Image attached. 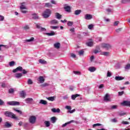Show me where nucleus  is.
Here are the masks:
<instances>
[{"mask_svg":"<svg viewBox=\"0 0 130 130\" xmlns=\"http://www.w3.org/2000/svg\"><path fill=\"white\" fill-rule=\"evenodd\" d=\"M5 20V17L3 16L0 15V21H4Z\"/></svg>","mask_w":130,"mask_h":130,"instance_id":"58","label":"nucleus"},{"mask_svg":"<svg viewBox=\"0 0 130 130\" xmlns=\"http://www.w3.org/2000/svg\"><path fill=\"white\" fill-rule=\"evenodd\" d=\"M88 71H89V72L91 73H94V72L96 71V68L94 67H91L89 68Z\"/></svg>","mask_w":130,"mask_h":130,"instance_id":"18","label":"nucleus"},{"mask_svg":"<svg viewBox=\"0 0 130 130\" xmlns=\"http://www.w3.org/2000/svg\"><path fill=\"white\" fill-rule=\"evenodd\" d=\"M47 86H49V84H48V83H43L41 85L42 87H47Z\"/></svg>","mask_w":130,"mask_h":130,"instance_id":"51","label":"nucleus"},{"mask_svg":"<svg viewBox=\"0 0 130 130\" xmlns=\"http://www.w3.org/2000/svg\"><path fill=\"white\" fill-rule=\"evenodd\" d=\"M93 27H94V25H93V24H90L88 26V29H89V30H91Z\"/></svg>","mask_w":130,"mask_h":130,"instance_id":"53","label":"nucleus"},{"mask_svg":"<svg viewBox=\"0 0 130 130\" xmlns=\"http://www.w3.org/2000/svg\"><path fill=\"white\" fill-rule=\"evenodd\" d=\"M117 108V106L116 105H113L111 106V109H116Z\"/></svg>","mask_w":130,"mask_h":130,"instance_id":"57","label":"nucleus"},{"mask_svg":"<svg viewBox=\"0 0 130 130\" xmlns=\"http://www.w3.org/2000/svg\"><path fill=\"white\" fill-rule=\"evenodd\" d=\"M71 57H72L73 58H76V54H74V53H71Z\"/></svg>","mask_w":130,"mask_h":130,"instance_id":"56","label":"nucleus"},{"mask_svg":"<svg viewBox=\"0 0 130 130\" xmlns=\"http://www.w3.org/2000/svg\"><path fill=\"white\" fill-rule=\"evenodd\" d=\"M52 112H54V113H59L60 112V109L59 108L56 109L55 108L52 109Z\"/></svg>","mask_w":130,"mask_h":130,"instance_id":"17","label":"nucleus"},{"mask_svg":"<svg viewBox=\"0 0 130 130\" xmlns=\"http://www.w3.org/2000/svg\"><path fill=\"white\" fill-rule=\"evenodd\" d=\"M102 55H105L106 56H108V55H109V52H103L102 53Z\"/></svg>","mask_w":130,"mask_h":130,"instance_id":"39","label":"nucleus"},{"mask_svg":"<svg viewBox=\"0 0 130 130\" xmlns=\"http://www.w3.org/2000/svg\"><path fill=\"white\" fill-rule=\"evenodd\" d=\"M86 45L87 46H89V47L93 46V42L89 41V42L86 43Z\"/></svg>","mask_w":130,"mask_h":130,"instance_id":"31","label":"nucleus"},{"mask_svg":"<svg viewBox=\"0 0 130 130\" xmlns=\"http://www.w3.org/2000/svg\"><path fill=\"white\" fill-rule=\"evenodd\" d=\"M50 28L53 30H56V29H58V26H51Z\"/></svg>","mask_w":130,"mask_h":130,"instance_id":"42","label":"nucleus"},{"mask_svg":"<svg viewBox=\"0 0 130 130\" xmlns=\"http://www.w3.org/2000/svg\"><path fill=\"white\" fill-rule=\"evenodd\" d=\"M25 101L26 104H32L33 103V99L28 98L26 99Z\"/></svg>","mask_w":130,"mask_h":130,"instance_id":"8","label":"nucleus"},{"mask_svg":"<svg viewBox=\"0 0 130 130\" xmlns=\"http://www.w3.org/2000/svg\"><path fill=\"white\" fill-rule=\"evenodd\" d=\"M102 47L106 48V49H109V48H111V45L109 44L103 43L102 44Z\"/></svg>","mask_w":130,"mask_h":130,"instance_id":"7","label":"nucleus"},{"mask_svg":"<svg viewBox=\"0 0 130 130\" xmlns=\"http://www.w3.org/2000/svg\"><path fill=\"white\" fill-rule=\"evenodd\" d=\"M79 96H80V94H72L71 96V99H72V100H76V98H77V97H79Z\"/></svg>","mask_w":130,"mask_h":130,"instance_id":"20","label":"nucleus"},{"mask_svg":"<svg viewBox=\"0 0 130 130\" xmlns=\"http://www.w3.org/2000/svg\"><path fill=\"white\" fill-rule=\"evenodd\" d=\"M32 19L37 20V19H39V17H38V15H37V14H32Z\"/></svg>","mask_w":130,"mask_h":130,"instance_id":"34","label":"nucleus"},{"mask_svg":"<svg viewBox=\"0 0 130 130\" xmlns=\"http://www.w3.org/2000/svg\"><path fill=\"white\" fill-rule=\"evenodd\" d=\"M108 97H109V94H108V93H107L104 96V101H106V102H108L110 101V100H109V98H108Z\"/></svg>","mask_w":130,"mask_h":130,"instance_id":"15","label":"nucleus"},{"mask_svg":"<svg viewBox=\"0 0 130 130\" xmlns=\"http://www.w3.org/2000/svg\"><path fill=\"white\" fill-rule=\"evenodd\" d=\"M4 115L5 116H7V117H10V118H13V119H18V117L16 116V115H15L13 112H10V111H5L4 112Z\"/></svg>","mask_w":130,"mask_h":130,"instance_id":"1","label":"nucleus"},{"mask_svg":"<svg viewBox=\"0 0 130 130\" xmlns=\"http://www.w3.org/2000/svg\"><path fill=\"white\" fill-rule=\"evenodd\" d=\"M70 32L74 33L75 32V28H72L70 29Z\"/></svg>","mask_w":130,"mask_h":130,"instance_id":"62","label":"nucleus"},{"mask_svg":"<svg viewBox=\"0 0 130 130\" xmlns=\"http://www.w3.org/2000/svg\"><path fill=\"white\" fill-rule=\"evenodd\" d=\"M111 122L116 123L117 122V119H116V118L111 119Z\"/></svg>","mask_w":130,"mask_h":130,"instance_id":"40","label":"nucleus"},{"mask_svg":"<svg viewBox=\"0 0 130 130\" xmlns=\"http://www.w3.org/2000/svg\"><path fill=\"white\" fill-rule=\"evenodd\" d=\"M55 17H56V19H58V20H60V19H61L62 16L59 13H55Z\"/></svg>","mask_w":130,"mask_h":130,"instance_id":"23","label":"nucleus"},{"mask_svg":"<svg viewBox=\"0 0 130 130\" xmlns=\"http://www.w3.org/2000/svg\"><path fill=\"white\" fill-rule=\"evenodd\" d=\"M54 47L55 48H56L57 49H58L60 47V43H56L54 44Z\"/></svg>","mask_w":130,"mask_h":130,"instance_id":"24","label":"nucleus"},{"mask_svg":"<svg viewBox=\"0 0 130 130\" xmlns=\"http://www.w3.org/2000/svg\"><path fill=\"white\" fill-rule=\"evenodd\" d=\"M14 92H15L14 88H10L9 89L8 92L9 94H13V93H14Z\"/></svg>","mask_w":130,"mask_h":130,"instance_id":"37","label":"nucleus"},{"mask_svg":"<svg viewBox=\"0 0 130 130\" xmlns=\"http://www.w3.org/2000/svg\"><path fill=\"white\" fill-rule=\"evenodd\" d=\"M122 124H129V122L128 121H122L121 122Z\"/></svg>","mask_w":130,"mask_h":130,"instance_id":"47","label":"nucleus"},{"mask_svg":"<svg viewBox=\"0 0 130 130\" xmlns=\"http://www.w3.org/2000/svg\"><path fill=\"white\" fill-rule=\"evenodd\" d=\"M38 81L39 82L40 84H43V83H44L45 79H44L43 76H40L38 79Z\"/></svg>","mask_w":130,"mask_h":130,"instance_id":"9","label":"nucleus"},{"mask_svg":"<svg viewBox=\"0 0 130 130\" xmlns=\"http://www.w3.org/2000/svg\"><path fill=\"white\" fill-rule=\"evenodd\" d=\"M39 62H40V63H42V64H46V63H47V62H46V61L42 59H39Z\"/></svg>","mask_w":130,"mask_h":130,"instance_id":"26","label":"nucleus"},{"mask_svg":"<svg viewBox=\"0 0 130 130\" xmlns=\"http://www.w3.org/2000/svg\"><path fill=\"white\" fill-rule=\"evenodd\" d=\"M20 95L22 98H25V96H26V93H25V91H21L20 93Z\"/></svg>","mask_w":130,"mask_h":130,"instance_id":"28","label":"nucleus"},{"mask_svg":"<svg viewBox=\"0 0 130 130\" xmlns=\"http://www.w3.org/2000/svg\"><path fill=\"white\" fill-rule=\"evenodd\" d=\"M50 23L52 25H55V24H58V21L57 20H56V19H54V20H52L50 21Z\"/></svg>","mask_w":130,"mask_h":130,"instance_id":"25","label":"nucleus"},{"mask_svg":"<svg viewBox=\"0 0 130 130\" xmlns=\"http://www.w3.org/2000/svg\"><path fill=\"white\" fill-rule=\"evenodd\" d=\"M94 56H91L90 59V61H93V60L94 59Z\"/></svg>","mask_w":130,"mask_h":130,"instance_id":"64","label":"nucleus"},{"mask_svg":"<svg viewBox=\"0 0 130 130\" xmlns=\"http://www.w3.org/2000/svg\"><path fill=\"white\" fill-rule=\"evenodd\" d=\"M27 84L28 85H32V84H33V81L31 79H29L27 81Z\"/></svg>","mask_w":130,"mask_h":130,"instance_id":"38","label":"nucleus"},{"mask_svg":"<svg viewBox=\"0 0 130 130\" xmlns=\"http://www.w3.org/2000/svg\"><path fill=\"white\" fill-rule=\"evenodd\" d=\"M13 73H17V72H22L23 75H26L28 73V71H26L25 69H23V67L19 66L16 68L15 69H14L12 71Z\"/></svg>","mask_w":130,"mask_h":130,"instance_id":"2","label":"nucleus"},{"mask_svg":"<svg viewBox=\"0 0 130 130\" xmlns=\"http://www.w3.org/2000/svg\"><path fill=\"white\" fill-rule=\"evenodd\" d=\"M111 76V73H110L109 71H108L107 72V77H110Z\"/></svg>","mask_w":130,"mask_h":130,"instance_id":"63","label":"nucleus"},{"mask_svg":"<svg viewBox=\"0 0 130 130\" xmlns=\"http://www.w3.org/2000/svg\"><path fill=\"white\" fill-rule=\"evenodd\" d=\"M66 109H68V110H71V109H72V107H71V106H66Z\"/></svg>","mask_w":130,"mask_h":130,"instance_id":"60","label":"nucleus"},{"mask_svg":"<svg viewBox=\"0 0 130 130\" xmlns=\"http://www.w3.org/2000/svg\"><path fill=\"white\" fill-rule=\"evenodd\" d=\"M93 18V16L91 14H86L85 15L84 18L85 20H91Z\"/></svg>","mask_w":130,"mask_h":130,"instance_id":"12","label":"nucleus"},{"mask_svg":"<svg viewBox=\"0 0 130 130\" xmlns=\"http://www.w3.org/2000/svg\"><path fill=\"white\" fill-rule=\"evenodd\" d=\"M50 120L52 123H55V122H56V117H51Z\"/></svg>","mask_w":130,"mask_h":130,"instance_id":"27","label":"nucleus"},{"mask_svg":"<svg viewBox=\"0 0 130 130\" xmlns=\"http://www.w3.org/2000/svg\"><path fill=\"white\" fill-rule=\"evenodd\" d=\"M45 7H46V8H52V5L49 3H47L45 4Z\"/></svg>","mask_w":130,"mask_h":130,"instance_id":"33","label":"nucleus"},{"mask_svg":"<svg viewBox=\"0 0 130 130\" xmlns=\"http://www.w3.org/2000/svg\"><path fill=\"white\" fill-rule=\"evenodd\" d=\"M119 24V21H115L114 23V26H117Z\"/></svg>","mask_w":130,"mask_h":130,"instance_id":"61","label":"nucleus"},{"mask_svg":"<svg viewBox=\"0 0 130 130\" xmlns=\"http://www.w3.org/2000/svg\"><path fill=\"white\" fill-rule=\"evenodd\" d=\"M73 24H74V22H72V21H68L67 25L68 26H73Z\"/></svg>","mask_w":130,"mask_h":130,"instance_id":"44","label":"nucleus"},{"mask_svg":"<svg viewBox=\"0 0 130 130\" xmlns=\"http://www.w3.org/2000/svg\"><path fill=\"white\" fill-rule=\"evenodd\" d=\"M129 69H130V64L129 63L127 64L126 65V67H125V70H129Z\"/></svg>","mask_w":130,"mask_h":130,"instance_id":"49","label":"nucleus"},{"mask_svg":"<svg viewBox=\"0 0 130 130\" xmlns=\"http://www.w3.org/2000/svg\"><path fill=\"white\" fill-rule=\"evenodd\" d=\"M121 30H122V28H119L116 29V32H117V33H119V32H120Z\"/></svg>","mask_w":130,"mask_h":130,"instance_id":"55","label":"nucleus"},{"mask_svg":"<svg viewBox=\"0 0 130 130\" xmlns=\"http://www.w3.org/2000/svg\"><path fill=\"white\" fill-rule=\"evenodd\" d=\"M118 96H122V95L123 94H124V91H119L118 92Z\"/></svg>","mask_w":130,"mask_h":130,"instance_id":"43","label":"nucleus"},{"mask_svg":"<svg viewBox=\"0 0 130 130\" xmlns=\"http://www.w3.org/2000/svg\"><path fill=\"white\" fill-rule=\"evenodd\" d=\"M55 99V96H51V97H48L46 98V99L49 100V101H54V99Z\"/></svg>","mask_w":130,"mask_h":130,"instance_id":"29","label":"nucleus"},{"mask_svg":"<svg viewBox=\"0 0 130 130\" xmlns=\"http://www.w3.org/2000/svg\"><path fill=\"white\" fill-rule=\"evenodd\" d=\"M96 126H101V127L103 128L104 127V125L98 123L94 124L92 126V127H96Z\"/></svg>","mask_w":130,"mask_h":130,"instance_id":"19","label":"nucleus"},{"mask_svg":"<svg viewBox=\"0 0 130 130\" xmlns=\"http://www.w3.org/2000/svg\"><path fill=\"white\" fill-rule=\"evenodd\" d=\"M82 13V11L81 10H77L75 12V15L78 16V15H80Z\"/></svg>","mask_w":130,"mask_h":130,"instance_id":"30","label":"nucleus"},{"mask_svg":"<svg viewBox=\"0 0 130 130\" xmlns=\"http://www.w3.org/2000/svg\"><path fill=\"white\" fill-rule=\"evenodd\" d=\"M40 25H41V24H40V23H38V24H36V27L38 29H41V26H40Z\"/></svg>","mask_w":130,"mask_h":130,"instance_id":"52","label":"nucleus"},{"mask_svg":"<svg viewBox=\"0 0 130 130\" xmlns=\"http://www.w3.org/2000/svg\"><path fill=\"white\" fill-rule=\"evenodd\" d=\"M44 34L47 36H54V35H55V32L54 31H52L51 32H44Z\"/></svg>","mask_w":130,"mask_h":130,"instance_id":"11","label":"nucleus"},{"mask_svg":"<svg viewBox=\"0 0 130 130\" xmlns=\"http://www.w3.org/2000/svg\"><path fill=\"white\" fill-rule=\"evenodd\" d=\"M29 122L32 124L36 122V117L35 116H31L29 118Z\"/></svg>","mask_w":130,"mask_h":130,"instance_id":"5","label":"nucleus"},{"mask_svg":"<svg viewBox=\"0 0 130 130\" xmlns=\"http://www.w3.org/2000/svg\"><path fill=\"white\" fill-rule=\"evenodd\" d=\"M102 88H104V84H102L99 86V89H102Z\"/></svg>","mask_w":130,"mask_h":130,"instance_id":"59","label":"nucleus"},{"mask_svg":"<svg viewBox=\"0 0 130 130\" xmlns=\"http://www.w3.org/2000/svg\"><path fill=\"white\" fill-rule=\"evenodd\" d=\"M34 38L31 37L30 39L28 40H25L24 41L25 42H32V41H34Z\"/></svg>","mask_w":130,"mask_h":130,"instance_id":"32","label":"nucleus"},{"mask_svg":"<svg viewBox=\"0 0 130 130\" xmlns=\"http://www.w3.org/2000/svg\"><path fill=\"white\" fill-rule=\"evenodd\" d=\"M50 15H51V11H50L49 9H46L43 13V17L45 19H46L49 18V17L50 16Z\"/></svg>","mask_w":130,"mask_h":130,"instance_id":"3","label":"nucleus"},{"mask_svg":"<svg viewBox=\"0 0 130 130\" xmlns=\"http://www.w3.org/2000/svg\"><path fill=\"white\" fill-rule=\"evenodd\" d=\"M40 30L41 32H45V31H46V28L44 27H41Z\"/></svg>","mask_w":130,"mask_h":130,"instance_id":"54","label":"nucleus"},{"mask_svg":"<svg viewBox=\"0 0 130 130\" xmlns=\"http://www.w3.org/2000/svg\"><path fill=\"white\" fill-rule=\"evenodd\" d=\"M72 122H75V123H78L79 122L77 121H75V120H71L70 121H69L67 123H65L64 124H63L62 125V127H64V126H67V125H68V124H70V123H72Z\"/></svg>","mask_w":130,"mask_h":130,"instance_id":"10","label":"nucleus"},{"mask_svg":"<svg viewBox=\"0 0 130 130\" xmlns=\"http://www.w3.org/2000/svg\"><path fill=\"white\" fill-rule=\"evenodd\" d=\"M44 122L46 127L50 126V122H49V121H45Z\"/></svg>","mask_w":130,"mask_h":130,"instance_id":"36","label":"nucleus"},{"mask_svg":"<svg viewBox=\"0 0 130 130\" xmlns=\"http://www.w3.org/2000/svg\"><path fill=\"white\" fill-rule=\"evenodd\" d=\"M4 127L9 128V127H12V124H11V123H10L9 122H6L4 123Z\"/></svg>","mask_w":130,"mask_h":130,"instance_id":"13","label":"nucleus"},{"mask_svg":"<svg viewBox=\"0 0 130 130\" xmlns=\"http://www.w3.org/2000/svg\"><path fill=\"white\" fill-rule=\"evenodd\" d=\"M7 105H11V106H18L20 105V102L17 101L8 102Z\"/></svg>","mask_w":130,"mask_h":130,"instance_id":"4","label":"nucleus"},{"mask_svg":"<svg viewBox=\"0 0 130 130\" xmlns=\"http://www.w3.org/2000/svg\"><path fill=\"white\" fill-rule=\"evenodd\" d=\"M26 7L24 6L23 4H22L20 6V10H26Z\"/></svg>","mask_w":130,"mask_h":130,"instance_id":"46","label":"nucleus"},{"mask_svg":"<svg viewBox=\"0 0 130 130\" xmlns=\"http://www.w3.org/2000/svg\"><path fill=\"white\" fill-rule=\"evenodd\" d=\"M23 77V73H16L15 74V78L16 79H20V78H22Z\"/></svg>","mask_w":130,"mask_h":130,"instance_id":"16","label":"nucleus"},{"mask_svg":"<svg viewBox=\"0 0 130 130\" xmlns=\"http://www.w3.org/2000/svg\"><path fill=\"white\" fill-rule=\"evenodd\" d=\"M5 105V102L3 100L0 99V106Z\"/></svg>","mask_w":130,"mask_h":130,"instance_id":"48","label":"nucleus"},{"mask_svg":"<svg viewBox=\"0 0 130 130\" xmlns=\"http://www.w3.org/2000/svg\"><path fill=\"white\" fill-rule=\"evenodd\" d=\"M66 12H68V13H71V7L66 6L64 8Z\"/></svg>","mask_w":130,"mask_h":130,"instance_id":"22","label":"nucleus"},{"mask_svg":"<svg viewBox=\"0 0 130 130\" xmlns=\"http://www.w3.org/2000/svg\"><path fill=\"white\" fill-rule=\"evenodd\" d=\"M16 64V62L14 61H12L9 62L10 67H14Z\"/></svg>","mask_w":130,"mask_h":130,"instance_id":"35","label":"nucleus"},{"mask_svg":"<svg viewBox=\"0 0 130 130\" xmlns=\"http://www.w3.org/2000/svg\"><path fill=\"white\" fill-rule=\"evenodd\" d=\"M40 104H43V105H47V101L43 100H41L39 102Z\"/></svg>","mask_w":130,"mask_h":130,"instance_id":"21","label":"nucleus"},{"mask_svg":"<svg viewBox=\"0 0 130 130\" xmlns=\"http://www.w3.org/2000/svg\"><path fill=\"white\" fill-rule=\"evenodd\" d=\"M14 111H16V112H18V113H19V114H22V111L19 110H17L16 109H14Z\"/></svg>","mask_w":130,"mask_h":130,"instance_id":"45","label":"nucleus"},{"mask_svg":"<svg viewBox=\"0 0 130 130\" xmlns=\"http://www.w3.org/2000/svg\"><path fill=\"white\" fill-rule=\"evenodd\" d=\"M124 79V77L119 76L115 77V80H116V81H122V80H123Z\"/></svg>","mask_w":130,"mask_h":130,"instance_id":"14","label":"nucleus"},{"mask_svg":"<svg viewBox=\"0 0 130 130\" xmlns=\"http://www.w3.org/2000/svg\"><path fill=\"white\" fill-rule=\"evenodd\" d=\"M118 114L119 116H123V115H125V113H123V112H119Z\"/></svg>","mask_w":130,"mask_h":130,"instance_id":"41","label":"nucleus"},{"mask_svg":"<svg viewBox=\"0 0 130 130\" xmlns=\"http://www.w3.org/2000/svg\"><path fill=\"white\" fill-rule=\"evenodd\" d=\"M79 55H83L84 54V51L83 50H80L78 52Z\"/></svg>","mask_w":130,"mask_h":130,"instance_id":"50","label":"nucleus"},{"mask_svg":"<svg viewBox=\"0 0 130 130\" xmlns=\"http://www.w3.org/2000/svg\"><path fill=\"white\" fill-rule=\"evenodd\" d=\"M121 105H123V106H128L130 107V101H124L123 102L121 103Z\"/></svg>","mask_w":130,"mask_h":130,"instance_id":"6","label":"nucleus"}]
</instances>
